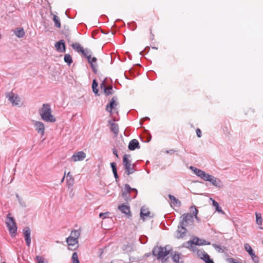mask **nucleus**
<instances>
[{
	"label": "nucleus",
	"mask_w": 263,
	"mask_h": 263,
	"mask_svg": "<svg viewBox=\"0 0 263 263\" xmlns=\"http://www.w3.org/2000/svg\"><path fill=\"white\" fill-rule=\"evenodd\" d=\"M196 134L198 137L200 138L201 137V131L200 129L197 128L196 130Z\"/></svg>",
	"instance_id": "nucleus-48"
},
{
	"label": "nucleus",
	"mask_w": 263,
	"mask_h": 263,
	"mask_svg": "<svg viewBox=\"0 0 263 263\" xmlns=\"http://www.w3.org/2000/svg\"><path fill=\"white\" fill-rule=\"evenodd\" d=\"M86 157L85 153L83 151H80L74 153L71 157V159L74 162L82 161Z\"/></svg>",
	"instance_id": "nucleus-16"
},
{
	"label": "nucleus",
	"mask_w": 263,
	"mask_h": 263,
	"mask_svg": "<svg viewBox=\"0 0 263 263\" xmlns=\"http://www.w3.org/2000/svg\"><path fill=\"white\" fill-rule=\"evenodd\" d=\"M136 148H140V145L137 139L132 140L128 144V149L130 151H134Z\"/></svg>",
	"instance_id": "nucleus-20"
},
{
	"label": "nucleus",
	"mask_w": 263,
	"mask_h": 263,
	"mask_svg": "<svg viewBox=\"0 0 263 263\" xmlns=\"http://www.w3.org/2000/svg\"><path fill=\"white\" fill-rule=\"evenodd\" d=\"M64 179H65V175L63 176V177L62 178V179H61V183H62L64 180Z\"/></svg>",
	"instance_id": "nucleus-59"
},
{
	"label": "nucleus",
	"mask_w": 263,
	"mask_h": 263,
	"mask_svg": "<svg viewBox=\"0 0 263 263\" xmlns=\"http://www.w3.org/2000/svg\"><path fill=\"white\" fill-rule=\"evenodd\" d=\"M15 35L19 38L23 37L25 36V32L23 28L18 29L14 31Z\"/></svg>",
	"instance_id": "nucleus-25"
},
{
	"label": "nucleus",
	"mask_w": 263,
	"mask_h": 263,
	"mask_svg": "<svg viewBox=\"0 0 263 263\" xmlns=\"http://www.w3.org/2000/svg\"><path fill=\"white\" fill-rule=\"evenodd\" d=\"M262 245H263V241H262Z\"/></svg>",
	"instance_id": "nucleus-62"
},
{
	"label": "nucleus",
	"mask_w": 263,
	"mask_h": 263,
	"mask_svg": "<svg viewBox=\"0 0 263 263\" xmlns=\"http://www.w3.org/2000/svg\"><path fill=\"white\" fill-rule=\"evenodd\" d=\"M118 209L120 210L122 213L125 214L128 217L132 216L130 207L128 205L122 204L118 206Z\"/></svg>",
	"instance_id": "nucleus-18"
},
{
	"label": "nucleus",
	"mask_w": 263,
	"mask_h": 263,
	"mask_svg": "<svg viewBox=\"0 0 263 263\" xmlns=\"http://www.w3.org/2000/svg\"><path fill=\"white\" fill-rule=\"evenodd\" d=\"M113 174H114V177H115V178L116 179V181L117 182H118V181H119V176L118 175L117 171H116L115 172H114Z\"/></svg>",
	"instance_id": "nucleus-49"
},
{
	"label": "nucleus",
	"mask_w": 263,
	"mask_h": 263,
	"mask_svg": "<svg viewBox=\"0 0 263 263\" xmlns=\"http://www.w3.org/2000/svg\"><path fill=\"white\" fill-rule=\"evenodd\" d=\"M50 105L48 103L43 104L39 109V113L42 119L46 122L53 123L55 122V118L51 114Z\"/></svg>",
	"instance_id": "nucleus-1"
},
{
	"label": "nucleus",
	"mask_w": 263,
	"mask_h": 263,
	"mask_svg": "<svg viewBox=\"0 0 263 263\" xmlns=\"http://www.w3.org/2000/svg\"><path fill=\"white\" fill-rule=\"evenodd\" d=\"M194 172L197 176L200 177L203 180L204 178H205L208 175V174H206L204 171L198 168H195V170H194Z\"/></svg>",
	"instance_id": "nucleus-22"
},
{
	"label": "nucleus",
	"mask_w": 263,
	"mask_h": 263,
	"mask_svg": "<svg viewBox=\"0 0 263 263\" xmlns=\"http://www.w3.org/2000/svg\"><path fill=\"white\" fill-rule=\"evenodd\" d=\"M66 182L68 187H70L72 186L74 184V178L72 177V176H70V178L67 179Z\"/></svg>",
	"instance_id": "nucleus-36"
},
{
	"label": "nucleus",
	"mask_w": 263,
	"mask_h": 263,
	"mask_svg": "<svg viewBox=\"0 0 263 263\" xmlns=\"http://www.w3.org/2000/svg\"><path fill=\"white\" fill-rule=\"evenodd\" d=\"M201 243L202 244H201V246H202V245H208L210 244V242H208L205 240L202 239Z\"/></svg>",
	"instance_id": "nucleus-51"
},
{
	"label": "nucleus",
	"mask_w": 263,
	"mask_h": 263,
	"mask_svg": "<svg viewBox=\"0 0 263 263\" xmlns=\"http://www.w3.org/2000/svg\"><path fill=\"white\" fill-rule=\"evenodd\" d=\"M71 176V174H70V172H68L67 175V178H70V176Z\"/></svg>",
	"instance_id": "nucleus-54"
},
{
	"label": "nucleus",
	"mask_w": 263,
	"mask_h": 263,
	"mask_svg": "<svg viewBox=\"0 0 263 263\" xmlns=\"http://www.w3.org/2000/svg\"><path fill=\"white\" fill-rule=\"evenodd\" d=\"M180 254L178 252H175L174 254H172V260L175 263H180L179 259H180Z\"/></svg>",
	"instance_id": "nucleus-28"
},
{
	"label": "nucleus",
	"mask_w": 263,
	"mask_h": 263,
	"mask_svg": "<svg viewBox=\"0 0 263 263\" xmlns=\"http://www.w3.org/2000/svg\"><path fill=\"white\" fill-rule=\"evenodd\" d=\"M35 259L37 263H47V261L41 256H36Z\"/></svg>",
	"instance_id": "nucleus-39"
},
{
	"label": "nucleus",
	"mask_w": 263,
	"mask_h": 263,
	"mask_svg": "<svg viewBox=\"0 0 263 263\" xmlns=\"http://www.w3.org/2000/svg\"><path fill=\"white\" fill-rule=\"evenodd\" d=\"M150 212L144 207L141 208L140 211V217L142 219H144L145 217L148 216L150 214Z\"/></svg>",
	"instance_id": "nucleus-23"
},
{
	"label": "nucleus",
	"mask_w": 263,
	"mask_h": 263,
	"mask_svg": "<svg viewBox=\"0 0 263 263\" xmlns=\"http://www.w3.org/2000/svg\"><path fill=\"white\" fill-rule=\"evenodd\" d=\"M72 48L78 52H81L84 56L86 55V53H91L90 49L86 48L85 49L78 43H73L71 45Z\"/></svg>",
	"instance_id": "nucleus-10"
},
{
	"label": "nucleus",
	"mask_w": 263,
	"mask_h": 263,
	"mask_svg": "<svg viewBox=\"0 0 263 263\" xmlns=\"http://www.w3.org/2000/svg\"><path fill=\"white\" fill-rule=\"evenodd\" d=\"M195 168H196L194 166L190 167V169L192 170L193 172H194V170H195Z\"/></svg>",
	"instance_id": "nucleus-56"
},
{
	"label": "nucleus",
	"mask_w": 263,
	"mask_h": 263,
	"mask_svg": "<svg viewBox=\"0 0 263 263\" xmlns=\"http://www.w3.org/2000/svg\"><path fill=\"white\" fill-rule=\"evenodd\" d=\"M55 48L59 52H64L66 50L65 42L63 40H61L55 44Z\"/></svg>",
	"instance_id": "nucleus-19"
},
{
	"label": "nucleus",
	"mask_w": 263,
	"mask_h": 263,
	"mask_svg": "<svg viewBox=\"0 0 263 263\" xmlns=\"http://www.w3.org/2000/svg\"><path fill=\"white\" fill-rule=\"evenodd\" d=\"M130 157V155L125 154L123 158V165L125 169L124 174L127 176L133 174L136 171V164L132 163V160L129 159Z\"/></svg>",
	"instance_id": "nucleus-2"
},
{
	"label": "nucleus",
	"mask_w": 263,
	"mask_h": 263,
	"mask_svg": "<svg viewBox=\"0 0 263 263\" xmlns=\"http://www.w3.org/2000/svg\"><path fill=\"white\" fill-rule=\"evenodd\" d=\"M230 259H231V260H232V261H231V262H232V263H237V262H235V261H234V259H233V258H231Z\"/></svg>",
	"instance_id": "nucleus-57"
},
{
	"label": "nucleus",
	"mask_w": 263,
	"mask_h": 263,
	"mask_svg": "<svg viewBox=\"0 0 263 263\" xmlns=\"http://www.w3.org/2000/svg\"><path fill=\"white\" fill-rule=\"evenodd\" d=\"M191 209H194V210H192V215L194 216V217H196L197 216L198 210L195 208V206H191Z\"/></svg>",
	"instance_id": "nucleus-43"
},
{
	"label": "nucleus",
	"mask_w": 263,
	"mask_h": 263,
	"mask_svg": "<svg viewBox=\"0 0 263 263\" xmlns=\"http://www.w3.org/2000/svg\"><path fill=\"white\" fill-rule=\"evenodd\" d=\"M108 124H110V130L114 133L115 136H117L119 134V126L116 123H113L111 121H108Z\"/></svg>",
	"instance_id": "nucleus-21"
},
{
	"label": "nucleus",
	"mask_w": 263,
	"mask_h": 263,
	"mask_svg": "<svg viewBox=\"0 0 263 263\" xmlns=\"http://www.w3.org/2000/svg\"><path fill=\"white\" fill-rule=\"evenodd\" d=\"M112 152H113V154L117 157L118 158L119 156H118V153H117V149H116L115 148H114L113 149V151H112Z\"/></svg>",
	"instance_id": "nucleus-52"
},
{
	"label": "nucleus",
	"mask_w": 263,
	"mask_h": 263,
	"mask_svg": "<svg viewBox=\"0 0 263 263\" xmlns=\"http://www.w3.org/2000/svg\"><path fill=\"white\" fill-rule=\"evenodd\" d=\"M91 53H86V55H84L88 60V62L90 63V66L92 68V71L95 73H96L97 72V64H95V63H96L97 59L96 57H93L91 58Z\"/></svg>",
	"instance_id": "nucleus-11"
},
{
	"label": "nucleus",
	"mask_w": 263,
	"mask_h": 263,
	"mask_svg": "<svg viewBox=\"0 0 263 263\" xmlns=\"http://www.w3.org/2000/svg\"><path fill=\"white\" fill-rule=\"evenodd\" d=\"M187 230L184 226H180V223L178 226V229L176 231V238L180 239L184 237L187 233Z\"/></svg>",
	"instance_id": "nucleus-14"
},
{
	"label": "nucleus",
	"mask_w": 263,
	"mask_h": 263,
	"mask_svg": "<svg viewBox=\"0 0 263 263\" xmlns=\"http://www.w3.org/2000/svg\"><path fill=\"white\" fill-rule=\"evenodd\" d=\"M118 98L116 96L112 98L109 103L106 105V110L109 112L111 115L112 114V109L118 105V103L116 101Z\"/></svg>",
	"instance_id": "nucleus-12"
},
{
	"label": "nucleus",
	"mask_w": 263,
	"mask_h": 263,
	"mask_svg": "<svg viewBox=\"0 0 263 263\" xmlns=\"http://www.w3.org/2000/svg\"><path fill=\"white\" fill-rule=\"evenodd\" d=\"M138 194L137 189L132 188L128 184H125V187L122 190V196L126 201H130L132 198L136 197Z\"/></svg>",
	"instance_id": "nucleus-3"
},
{
	"label": "nucleus",
	"mask_w": 263,
	"mask_h": 263,
	"mask_svg": "<svg viewBox=\"0 0 263 263\" xmlns=\"http://www.w3.org/2000/svg\"><path fill=\"white\" fill-rule=\"evenodd\" d=\"M256 223L258 224V225H261L262 224V218H261V214H258V213H256Z\"/></svg>",
	"instance_id": "nucleus-37"
},
{
	"label": "nucleus",
	"mask_w": 263,
	"mask_h": 263,
	"mask_svg": "<svg viewBox=\"0 0 263 263\" xmlns=\"http://www.w3.org/2000/svg\"><path fill=\"white\" fill-rule=\"evenodd\" d=\"M33 125L37 132L42 136H44L45 133V125L40 121H33Z\"/></svg>",
	"instance_id": "nucleus-13"
},
{
	"label": "nucleus",
	"mask_w": 263,
	"mask_h": 263,
	"mask_svg": "<svg viewBox=\"0 0 263 263\" xmlns=\"http://www.w3.org/2000/svg\"><path fill=\"white\" fill-rule=\"evenodd\" d=\"M66 242L68 243V249L69 250H74L78 247L77 245L78 243V239L69 236L66 239Z\"/></svg>",
	"instance_id": "nucleus-15"
},
{
	"label": "nucleus",
	"mask_w": 263,
	"mask_h": 263,
	"mask_svg": "<svg viewBox=\"0 0 263 263\" xmlns=\"http://www.w3.org/2000/svg\"><path fill=\"white\" fill-rule=\"evenodd\" d=\"M150 34L152 36V40H153L154 37V34L152 33V30H151Z\"/></svg>",
	"instance_id": "nucleus-53"
},
{
	"label": "nucleus",
	"mask_w": 263,
	"mask_h": 263,
	"mask_svg": "<svg viewBox=\"0 0 263 263\" xmlns=\"http://www.w3.org/2000/svg\"><path fill=\"white\" fill-rule=\"evenodd\" d=\"M146 48H147V47L145 48V50H144V51H141V52H140V54L141 55H142V54H143V53H143L145 50H146ZM147 48L149 49V47H147Z\"/></svg>",
	"instance_id": "nucleus-55"
},
{
	"label": "nucleus",
	"mask_w": 263,
	"mask_h": 263,
	"mask_svg": "<svg viewBox=\"0 0 263 263\" xmlns=\"http://www.w3.org/2000/svg\"><path fill=\"white\" fill-rule=\"evenodd\" d=\"M16 197L17 198L19 203L20 204H21L23 206H25V202L23 201V199L21 197L19 196L18 194L16 195Z\"/></svg>",
	"instance_id": "nucleus-45"
},
{
	"label": "nucleus",
	"mask_w": 263,
	"mask_h": 263,
	"mask_svg": "<svg viewBox=\"0 0 263 263\" xmlns=\"http://www.w3.org/2000/svg\"><path fill=\"white\" fill-rule=\"evenodd\" d=\"M109 212H105V213H100L99 214L100 218L104 219L108 217V215H109Z\"/></svg>",
	"instance_id": "nucleus-44"
},
{
	"label": "nucleus",
	"mask_w": 263,
	"mask_h": 263,
	"mask_svg": "<svg viewBox=\"0 0 263 263\" xmlns=\"http://www.w3.org/2000/svg\"><path fill=\"white\" fill-rule=\"evenodd\" d=\"M202 239H199L198 237H194L192 239V243L194 245L201 246Z\"/></svg>",
	"instance_id": "nucleus-35"
},
{
	"label": "nucleus",
	"mask_w": 263,
	"mask_h": 263,
	"mask_svg": "<svg viewBox=\"0 0 263 263\" xmlns=\"http://www.w3.org/2000/svg\"><path fill=\"white\" fill-rule=\"evenodd\" d=\"M72 263H80L78 255L77 252L73 253L71 257Z\"/></svg>",
	"instance_id": "nucleus-34"
},
{
	"label": "nucleus",
	"mask_w": 263,
	"mask_h": 263,
	"mask_svg": "<svg viewBox=\"0 0 263 263\" xmlns=\"http://www.w3.org/2000/svg\"><path fill=\"white\" fill-rule=\"evenodd\" d=\"M64 60L69 66L72 63V59L71 55L69 54H66L64 55Z\"/></svg>",
	"instance_id": "nucleus-29"
},
{
	"label": "nucleus",
	"mask_w": 263,
	"mask_h": 263,
	"mask_svg": "<svg viewBox=\"0 0 263 263\" xmlns=\"http://www.w3.org/2000/svg\"><path fill=\"white\" fill-rule=\"evenodd\" d=\"M182 220L180 221V226L184 227L189 225H192L194 222L193 216L189 213H184L181 216Z\"/></svg>",
	"instance_id": "nucleus-6"
},
{
	"label": "nucleus",
	"mask_w": 263,
	"mask_h": 263,
	"mask_svg": "<svg viewBox=\"0 0 263 263\" xmlns=\"http://www.w3.org/2000/svg\"><path fill=\"white\" fill-rule=\"evenodd\" d=\"M23 231L25 237V240L26 242V245L28 247H30L31 244V231L30 228L29 227H25V228H24Z\"/></svg>",
	"instance_id": "nucleus-17"
},
{
	"label": "nucleus",
	"mask_w": 263,
	"mask_h": 263,
	"mask_svg": "<svg viewBox=\"0 0 263 263\" xmlns=\"http://www.w3.org/2000/svg\"><path fill=\"white\" fill-rule=\"evenodd\" d=\"M110 166L112 170V172H115L116 171H117V164L115 162L110 163Z\"/></svg>",
	"instance_id": "nucleus-46"
},
{
	"label": "nucleus",
	"mask_w": 263,
	"mask_h": 263,
	"mask_svg": "<svg viewBox=\"0 0 263 263\" xmlns=\"http://www.w3.org/2000/svg\"><path fill=\"white\" fill-rule=\"evenodd\" d=\"M175 152H176V151H175L174 149H170V150H166L165 152L167 154H169L170 155H173Z\"/></svg>",
	"instance_id": "nucleus-50"
},
{
	"label": "nucleus",
	"mask_w": 263,
	"mask_h": 263,
	"mask_svg": "<svg viewBox=\"0 0 263 263\" xmlns=\"http://www.w3.org/2000/svg\"><path fill=\"white\" fill-rule=\"evenodd\" d=\"M80 235V232L78 230H74L72 231L71 235L69 236V237L78 239Z\"/></svg>",
	"instance_id": "nucleus-30"
},
{
	"label": "nucleus",
	"mask_w": 263,
	"mask_h": 263,
	"mask_svg": "<svg viewBox=\"0 0 263 263\" xmlns=\"http://www.w3.org/2000/svg\"><path fill=\"white\" fill-rule=\"evenodd\" d=\"M6 223L9 229L11 237H13L15 236L17 232V227L14 218L11 216V213H9L7 215Z\"/></svg>",
	"instance_id": "nucleus-5"
},
{
	"label": "nucleus",
	"mask_w": 263,
	"mask_h": 263,
	"mask_svg": "<svg viewBox=\"0 0 263 263\" xmlns=\"http://www.w3.org/2000/svg\"><path fill=\"white\" fill-rule=\"evenodd\" d=\"M204 180L209 181L212 185L216 187H221L222 186V182L219 179L209 175V174H208L205 178H204Z\"/></svg>",
	"instance_id": "nucleus-7"
},
{
	"label": "nucleus",
	"mask_w": 263,
	"mask_h": 263,
	"mask_svg": "<svg viewBox=\"0 0 263 263\" xmlns=\"http://www.w3.org/2000/svg\"><path fill=\"white\" fill-rule=\"evenodd\" d=\"M193 245V243H192V240H191L186 242L184 244V246L186 248H188L189 249H192L193 250H194Z\"/></svg>",
	"instance_id": "nucleus-38"
},
{
	"label": "nucleus",
	"mask_w": 263,
	"mask_h": 263,
	"mask_svg": "<svg viewBox=\"0 0 263 263\" xmlns=\"http://www.w3.org/2000/svg\"><path fill=\"white\" fill-rule=\"evenodd\" d=\"M145 120H149V118L148 117H145Z\"/></svg>",
	"instance_id": "nucleus-61"
},
{
	"label": "nucleus",
	"mask_w": 263,
	"mask_h": 263,
	"mask_svg": "<svg viewBox=\"0 0 263 263\" xmlns=\"http://www.w3.org/2000/svg\"><path fill=\"white\" fill-rule=\"evenodd\" d=\"M202 260H203L205 263H214L213 260L210 258V257L208 253L204 254Z\"/></svg>",
	"instance_id": "nucleus-31"
},
{
	"label": "nucleus",
	"mask_w": 263,
	"mask_h": 263,
	"mask_svg": "<svg viewBox=\"0 0 263 263\" xmlns=\"http://www.w3.org/2000/svg\"><path fill=\"white\" fill-rule=\"evenodd\" d=\"M98 85V82H97L96 80L93 79L92 84V91L95 93L96 95L99 96V95L98 94V90L97 89Z\"/></svg>",
	"instance_id": "nucleus-26"
},
{
	"label": "nucleus",
	"mask_w": 263,
	"mask_h": 263,
	"mask_svg": "<svg viewBox=\"0 0 263 263\" xmlns=\"http://www.w3.org/2000/svg\"><path fill=\"white\" fill-rule=\"evenodd\" d=\"M6 97L13 104V105H17L20 101V98L17 95H15L12 92H8L6 93Z\"/></svg>",
	"instance_id": "nucleus-8"
},
{
	"label": "nucleus",
	"mask_w": 263,
	"mask_h": 263,
	"mask_svg": "<svg viewBox=\"0 0 263 263\" xmlns=\"http://www.w3.org/2000/svg\"><path fill=\"white\" fill-rule=\"evenodd\" d=\"M245 249L251 256L252 260L255 263H258L259 261V257L256 256L252 249L251 247L248 243H245L244 245Z\"/></svg>",
	"instance_id": "nucleus-9"
},
{
	"label": "nucleus",
	"mask_w": 263,
	"mask_h": 263,
	"mask_svg": "<svg viewBox=\"0 0 263 263\" xmlns=\"http://www.w3.org/2000/svg\"><path fill=\"white\" fill-rule=\"evenodd\" d=\"M114 92L113 89H112V86H109L107 87V89H105L104 93L106 96H108L110 95H112Z\"/></svg>",
	"instance_id": "nucleus-33"
},
{
	"label": "nucleus",
	"mask_w": 263,
	"mask_h": 263,
	"mask_svg": "<svg viewBox=\"0 0 263 263\" xmlns=\"http://www.w3.org/2000/svg\"><path fill=\"white\" fill-rule=\"evenodd\" d=\"M168 197H169L170 200L171 201L172 203H173L175 205L178 204V206L180 205L181 203H180V201L178 199H177L175 196H174L171 194H169Z\"/></svg>",
	"instance_id": "nucleus-27"
},
{
	"label": "nucleus",
	"mask_w": 263,
	"mask_h": 263,
	"mask_svg": "<svg viewBox=\"0 0 263 263\" xmlns=\"http://www.w3.org/2000/svg\"><path fill=\"white\" fill-rule=\"evenodd\" d=\"M213 247L218 252H223V250L220 245H216V244H213Z\"/></svg>",
	"instance_id": "nucleus-41"
},
{
	"label": "nucleus",
	"mask_w": 263,
	"mask_h": 263,
	"mask_svg": "<svg viewBox=\"0 0 263 263\" xmlns=\"http://www.w3.org/2000/svg\"><path fill=\"white\" fill-rule=\"evenodd\" d=\"M195 218L197 220V221H200V219H199L197 216H196V217H195Z\"/></svg>",
	"instance_id": "nucleus-58"
},
{
	"label": "nucleus",
	"mask_w": 263,
	"mask_h": 263,
	"mask_svg": "<svg viewBox=\"0 0 263 263\" xmlns=\"http://www.w3.org/2000/svg\"><path fill=\"white\" fill-rule=\"evenodd\" d=\"M139 240L141 243L144 244L147 241V237L145 235H142L140 236Z\"/></svg>",
	"instance_id": "nucleus-42"
},
{
	"label": "nucleus",
	"mask_w": 263,
	"mask_h": 263,
	"mask_svg": "<svg viewBox=\"0 0 263 263\" xmlns=\"http://www.w3.org/2000/svg\"><path fill=\"white\" fill-rule=\"evenodd\" d=\"M198 256L202 259V258L203 257V256H204V254H206V253L203 250H199L197 251V252Z\"/></svg>",
	"instance_id": "nucleus-40"
},
{
	"label": "nucleus",
	"mask_w": 263,
	"mask_h": 263,
	"mask_svg": "<svg viewBox=\"0 0 263 263\" xmlns=\"http://www.w3.org/2000/svg\"><path fill=\"white\" fill-rule=\"evenodd\" d=\"M170 247L166 246L165 247L155 246L153 249V255L157 257L158 259H163L170 253V250L168 249Z\"/></svg>",
	"instance_id": "nucleus-4"
},
{
	"label": "nucleus",
	"mask_w": 263,
	"mask_h": 263,
	"mask_svg": "<svg viewBox=\"0 0 263 263\" xmlns=\"http://www.w3.org/2000/svg\"><path fill=\"white\" fill-rule=\"evenodd\" d=\"M210 199L212 201L213 205L215 208L216 211L221 213L222 214H224V212L222 210L221 208L219 206V203L215 201L214 199L210 198Z\"/></svg>",
	"instance_id": "nucleus-24"
},
{
	"label": "nucleus",
	"mask_w": 263,
	"mask_h": 263,
	"mask_svg": "<svg viewBox=\"0 0 263 263\" xmlns=\"http://www.w3.org/2000/svg\"><path fill=\"white\" fill-rule=\"evenodd\" d=\"M100 88L102 90H103V91H105V89H107V87L105 84V82L103 81L100 85Z\"/></svg>",
	"instance_id": "nucleus-47"
},
{
	"label": "nucleus",
	"mask_w": 263,
	"mask_h": 263,
	"mask_svg": "<svg viewBox=\"0 0 263 263\" xmlns=\"http://www.w3.org/2000/svg\"><path fill=\"white\" fill-rule=\"evenodd\" d=\"M66 37L67 39L68 42H69L70 37L68 35H66Z\"/></svg>",
	"instance_id": "nucleus-60"
},
{
	"label": "nucleus",
	"mask_w": 263,
	"mask_h": 263,
	"mask_svg": "<svg viewBox=\"0 0 263 263\" xmlns=\"http://www.w3.org/2000/svg\"><path fill=\"white\" fill-rule=\"evenodd\" d=\"M53 20L54 21L55 26L57 27V28H60L61 27V25L60 20L59 17L56 15H54Z\"/></svg>",
	"instance_id": "nucleus-32"
}]
</instances>
